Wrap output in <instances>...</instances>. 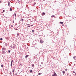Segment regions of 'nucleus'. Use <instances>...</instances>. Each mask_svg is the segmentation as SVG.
Listing matches in <instances>:
<instances>
[{
  "label": "nucleus",
  "mask_w": 76,
  "mask_h": 76,
  "mask_svg": "<svg viewBox=\"0 0 76 76\" xmlns=\"http://www.w3.org/2000/svg\"><path fill=\"white\" fill-rule=\"evenodd\" d=\"M13 49H15L16 48V46L14 45L13 46Z\"/></svg>",
  "instance_id": "obj_3"
},
{
  "label": "nucleus",
  "mask_w": 76,
  "mask_h": 76,
  "mask_svg": "<svg viewBox=\"0 0 76 76\" xmlns=\"http://www.w3.org/2000/svg\"><path fill=\"white\" fill-rule=\"evenodd\" d=\"M12 63H11V66L12 67Z\"/></svg>",
  "instance_id": "obj_18"
},
{
  "label": "nucleus",
  "mask_w": 76,
  "mask_h": 76,
  "mask_svg": "<svg viewBox=\"0 0 76 76\" xmlns=\"http://www.w3.org/2000/svg\"><path fill=\"white\" fill-rule=\"evenodd\" d=\"M8 6H10V2H9V1L8 2Z\"/></svg>",
  "instance_id": "obj_6"
},
{
  "label": "nucleus",
  "mask_w": 76,
  "mask_h": 76,
  "mask_svg": "<svg viewBox=\"0 0 76 76\" xmlns=\"http://www.w3.org/2000/svg\"><path fill=\"white\" fill-rule=\"evenodd\" d=\"M11 48H12V46H11Z\"/></svg>",
  "instance_id": "obj_40"
},
{
  "label": "nucleus",
  "mask_w": 76,
  "mask_h": 76,
  "mask_svg": "<svg viewBox=\"0 0 76 76\" xmlns=\"http://www.w3.org/2000/svg\"><path fill=\"white\" fill-rule=\"evenodd\" d=\"M62 73H63V74H65V71H63V72H62Z\"/></svg>",
  "instance_id": "obj_10"
},
{
  "label": "nucleus",
  "mask_w": 76,
  "mask_h": 76,
  "mask_svg": "<svg viewBox=\"0 0 76 76\" xmlns=\"http://www.w3.org/2000/svg\"><path fill=\"white\" fill-rule=\"evenodd\" d=\"M13 23H14V21H13L12 22Z\"/></svg>",
  "instance_id": "obj_34"
},
{
  "label": "nucleus",
  "mask_w": 76,
  "mask_h": 76,
  "mask_svg": "<svg viewBox=\"0 0 76 76\" xmlns=\"http://www.w3.org/2000/svg\"><path fill=\"white\" fill-rule=\"evenodd\" d=\"M11 27H13V25H11Z\"/></svg>",
  "instance_id": "obj_36"
},
{
  "label": "nucleus",
  "mask_w": 76,
  "mask_h": 76,
  "mask_svg": "<svg viewBox=\"0 0 76 76\" xmlns=\"http://www.w3.org/2000/svg\"><path fill=\"white\" fill-rule=\"evenodd\" d=\"M73 73H75V72L74 71H73Z\"/></svg>",
  "instance_id": "obj_27"
},
{
  "label": "nucleus",
  "mask_w": 76,
  "mask_h": 76,
  "mask_svg": "<svg viewBox=\"0 0 76 76\" xmlns=\"http://www.w3.org/2000/svg\"><path fill=\"white\" fill-rule=\"evenodd\" d=\"M0 3H1V1H0Z\"/></svg>",
  "instance_id": "obj_37"
},
{
  "label": "nucleus",
  "mask_w": 76,
  "mask_h": 76,
  "mask_svg": "<svg viewBox=\"0 0 76 76\" xmlns=\"http://www.w3.org/2000/svg\"><path fill=\"white\" fill-rule=\"evenodd\" d=\"M15 30L16 31H17L18 30V29H17V28H15Z\"/></svg>",
  "instance_id": "obj_25"
},
{
  "label": "nucleus",
  "mask_w": 76,
  "mask_h": 76,
  "mask_svg": "<svg viewBox=\"0 0 76 76\" xmlns=\"http://www.w3.org/2000/svg\"><path fill=\"white\" fill-rule=\"evenodd\" d=\"M31 26H33V25H31Z\"/></svg>",
  "instance_id": "obj_33"
},
{
  "label": "nucleus",
  "mask_w": 76,
  "mask_h": 76,
  "mask_svg": "<svg viewBox=\"0 0 76 76\" xmlns=\"http://www.w3.org/2000/svg\"><path fill=\"white\" fill-rule=\"evenodd\" d=\"M15 75H17V73H16L15 74Z\"/></svg>",
  "instance_id": "obj_32"
},
{
  "label": "nucleus",
  "mask_w": 76,
  "mask_h": 76,
  "mask_svg": "<svg viewBox=\"0 0 76 76\" xmlns=\"http://www.w3.org/2000/svg\"><path fill=\"white\" fill-rule=\"evenodd\" d=\"M13 60H12L11 61V63H13Z\"/></svg>",
  "instance_id": "obj_19"
},
{
  "label": "nucleus",
  "mask_w": 76,
  "mask_h": 76,
  "mask_svg": "<svg viewBox=\"0 0 76 76\" xmlns=\"http://www.w3.org/2000/svg\"><path fill=\"white\" fill-rule=\"evenodd\" d=\"M44 41H43L41 39L40 40V43H42V44L44 43Z\"/></svg>",
  "instance_id": "obj_2"
},
{
  "label": "nucleus",
  "mask_w": 76,
  "mask_h": 76,
  "mask_svg": "<svg viewBox=\"0 0 76 76\" xmlns=\"http://www.w3.org/2000/svg\"><path fill=\"white\" fill-rule=\"evenodd\" d=\"M73 58H74V59H75V58H76V57L75 56H74L73 57Z\"/></svg>",
  "instance_id": "obj_17"
},
{
  "label": "nucleus",
  "mask_w": 76,
  "mask_h": 76,
  "mask_svg": "<svg viewBox=\"0 0 76 76\" xmlns=\"http://www.w3.org/2000/svg\"><path fill=\"white\" fill-rule=\"evenodd\" d=\"M10 11H12V8H11L10 9Z\"/></svg>",
  "instance_id": "obj_16"
},
{
  "label": "nucleus",
  "mask_w": 76,
  "mask_h": 76,
  "mask_svg": "<svg viewBox=\"0 0 76 76\" xmlns=\"http://www.w3.org/2000/svg\"><path fill=\"white\" fill-rule=\"evenodd\" d=\"M21 21L22 22H23V19H21Z\"/></svg>",
  "instance_id": "obj_20"
},
{
  "label": "nucleus",
  "mask_w": 76,
  "mask_h": 76,
  "mask_svg": "<svg viewBox=\"0 0 76 76\" xmlns=\"http://www.w3.org/2000/svg\"><path fill=\"white\" fill-rule=\"evenodd\" d=\"M41 74H42V73H39L38 74V75H41Z\"/></svg>",
  "instance_id": "obj_22"
},
{
  "label": "nucleus",
  "mask_w": 76,
  "mask_h": 76,
  "mask_svg": "<svg viewBox=\"0 0 76 76\" xmlns=\"http://www.w3.org/2000/svg\"><path fill=\"white\" fill-rule=\"evenodd\" d=\"M51 18H54V17H55V15H53L51 16Z\"/></svg>",
  "instance_id": "obj_7"
},
{
  "label": "nucleus",
  "mask_w": 76,
  "mask_h": 76,
  "mask_svg": "<svg viewBox=\"0 0 76 76\" xmlns=\"http://www.w3.org/2000/svg\"><path fill=\"white\" fill-rule=\"evenodd\" d=\"M42 15H45V12H43L42 13Z\"/></svg>",
  "instance_id": "obj_8"
},
{
  "label": "nucleus",
  "mask_w": 76,
  "mask_h": 76,
  "mask_svg": "<svg viewBox=\"0 0 76 76\" xmlns=\"http://www.w3.org/2000/svg\"><path fill=\"white\" fill-rule=\"evenodd\" d=\"M14 15H15V17H16V14L15 13H14Z\"/></svg>",
  "instance_id": "obj_13"
},
{
  "label": "nucleus",
  "mask_w": 76,
  "mask_h": 76,
  "mask_svg": "<svg viewBox=\"0 0 76 76\" xmlns=\"http://www.w3.org/2000/svg\"><path fill=\"white\" fill-rule=\"evenodd\" d=\"M2 50H6V48H2Z\"/></svg>",
  "instance_id": "obj_5"
},
{
  "label": "nucleus",
  "mask_w": 76,
  "mask_h": 76,
  "mask_svg": "<svg viewBox=\"0 0 76 76\" xmlns=\"http://www.w3.org/2000/svg\"><path fill=\"white\" fill-rule=\"evenodd\" d=\"M35 31L34 30H32V32H34Z\"/></svg>",
  "instance_id": "obj_26"
},
{
  "label": "nucleus",
  "mask_w": 76,
  "mask_h": 76,
  "mask_svg": "<svg viewBox=\"0 0 76 76\" xmlns=\"http://www.w3.org/2000/svg\"><path fill=\"white\" fill-rule=\"evenodd\" d=\"M14 0V1H15V0Z\"/></svg>",
  "instance_id": "obj_41"
},
{
  "label": "nucleus",
  "mask_w": 76,
  "mask_h": 76,
  "mask_svg": "<svg viewBox=\"0 0 76 76\" xmlns=\"http://www.w3.org/2000/svg\"><path fill=\"white\" fill-rule=\"evenodd\" d=\"M67 69H65V71H67Z\"/></svg>",
  "instance_id": "obj_35"
},
{
  "label": "nucleus",
  "mask_w": 76,
  "mask_h": 76,
  "mask_svg": "<svg viewBox=\"0 0 76 76\" xmlns=\"http://www.w3.org/2000/svg\"><path fill=\"white\" fill-rule=\"evenodd\" d=\"M28 27H30V26H28Z\"/></svg>",
  "instance_id": "obj_31"
},
{
  "label": "nucleus",
  "mask_w": 76,
  "mask_h": 76,
  "mask_svg": "<svg viewBox=\"0 0 76 76\" xmlns=\"http://www.w3.org/2000/svg\"><path fill=\"white\" fill-rule=\"evenodd\" d=\"M0 40H1V41H2V40H3V38H1V39H0Z\"/></svg>",
  "instance_id": "obj_21"
},
{
  "label": "nucleus",
  "mask_w": 76,
  "mask_h": 76,
  "mask_svg": "<svg viewBox=\"0 0 76 76\" xmlns=\"http://www.w3.org/2000/svg\"><path fill=\"white\" fill-rule=\"evenodd\" d=\"M8 52H9V53H10V50H9Z\"/></svg>",
  "instance_id": "obj_23"
},
{
  "label": "nucleus",
  "mask_w": 76,
  "mask_h": 76,
  "mask_svg": "<svg viewBox=\"0 0 76 76\" xmlns=\"http://www.w3.org/2000/svg\"><path fill=\"white\" fill-rule=\"evenodd\" d=\"M5 10H3L2 12H1L2 13H3V12H5Z\"/></svg>",
  "instance_id": "obj_9"
},
{
  "label": "nucleus",
  "mask_w": 76,
  "mask_h": 76,
  "mask_svg": "<svg viewBox=\"0 0 76 76\" xmlns=\"http://www.w3.org/2000/svg\"><path fill=\"white\" fill-rule=\"evenodd\" d=\"M15 68H14L13 69V71H15Z\"/></svg>",
  "instance_id": "obj_29"
},
{
  "label": "nucleus",
  "mask_w": 76,
  "mask_h": 76,
  "mask_svg": "<svg viewBox=\"0 0 76 76\" xmlns=\"http://www.w3.org/2000/svg\"><path fill=\"white\" fill-rule=\"evenodd\" d=\"M31 66H32V67H34V64H31Z\"/></svg>",
  "instance_id": "obj_12"
},
{
  "label": "nucleus",
  "mask_w": 76,
  "mask_h": 76,
  "mask_svg": "<svg viewBox=\"0 0 76 76\" xmlns=\"http://www.w3.org/2000/svg\"><path fill=\"white\" fill-rule=\"evenodd\" d=\"M1 67H3V65H1Z\"/></svg>",
  "instance_id": "obj_24"
},
{
  "label": "nucleus",
  "mask_w": 76,
  "mask_h": 76,
  "mask_svg": "<svg viewBox=\"0 0 76 76\" xmlns=\"http://www.w3.org/2000/svg\"><path fill=\"white\" fill-rule=\"evenodd\" d=\"M75 75H76V73H75Z\"/></svg>",
  "instance_id": "obj_38"
},
{
  "label": "nucleus",
  "mask_w": 76,
  "mask_h": 76,
  "mask_svg": "<svg viewBox=\"0 0 76 76\" xmlns=\"http://www.w3.org/2000/svg\"><path fill=\"white\" fill-rule=\"evenodd\" d=\"M69 76H71V75H70Z\"/></svg>",
  "instance_id": "obj_42"
},
{
  "label": "nucleus",
  "mask_w": 76,
  "mask_h": 76,
  "mask_svg": "<svg viewBox=\"0 0 76 76\" xmlns=\"http://www.w3.org/2000/svg\"><path fill=\"white\" fill-rule=\"evenodd\" d=\"M60 23H61V24H63V22H60Z\"/></svg>",
  "instance_id": "obj_11"
},
{
  "label": "nucleus",
  "mask_w": 76,
  "mask_h": 76,
  "mask_svg": "<svg viewBox=\"0 0 76 76\" xmlns=\"http://www.w3.org/2000/svg\"><path fill=\"white\" fill-rule=\"evenodd\" d=\"M52 76H57V74H56V72H54L53 74L52 75Z\"/></svg>",
  "instance_id": "obj_1"
},
{
  "label": "nucleus",
  "mask_w": 76,
  "mask_h": 76,
  "mask_svg": "<svg viewBox=\"0 0 76 76\" xmlns=\"http://www.w3.org/2000/svg\"><path fill=\"white\" fill-rule=\"evenodd\" d=\"M62 26H63V25H62Z\"/></svg>",
  "instance_id": "obj_39"
},
{
  "label": "nucleus",
  "mask_w": 76,
  "mask_h": 76,
  "mask_svg": "<svg viewBox=\"0 0 76 76\" xmlns=\"http://www.w3.org/2000/svg\"><path fill=\"white\" fill-rule=\"evenodd\" d=\"M32 70H31L30 71V73H32Z\"/></svg>",
  "instance_id": "obj_15"
},
{
  "label": "nucleus",
  "mask_w": 76,
  "mask_h": 76,
  "mask_svg": "<svg viewBox=\"0 0 76 76\" xmlns=\"http://www.w3.org/2000/svg\"><path fill=\"white\" fill-rule=\"evenodd\" d=\"M5 54V52L4 51H2V54Z\"/></svg>",
  "instance_id": "obj_4"
},
{
  "label": "nucleus",
  "mask_w": 76,
  "mask_h": 76,
  "mask_svg": "<svg viewBox=\"0 0 76 76\" xmlns=\"http://www.w3.org/2000/svg\"><path fill=\"white\" fill-rule=\"evenodd\" d=\"M28 56H29L27 55L26 56H25V58H27V57H28Z\"/></svg>",
  "instance_id": "obj_14"
},
{
  "label": "nucleus",
  "mask_w": 76,
  "mask_h": 76,
  "mask_svg": "<svg viewBox=\"0 0 76 76\" xmlns=\"http://www.w3.org/2000/svg\"><path fill=\"white\" fill-rule=\"evenodd\" d=\"M19 34L18 33V34H17V36H19Z\"/></svg>",
  "instance_id": "obj_28"
},
{
  "label": "nucleus",
  "mask_w": 76,
  "mask_h": 76,
  "mask_svg": "<svg viewBox=\"0 0 76 76\" xmlns=\"http://www.w3.org/2000/svg\"><path fill=\"white\" fill-rule=\"evenodd\" d=\"M15 72V71H12L13 73H14V72Z\"/></svg>",
  "instance_id": "obj_30"
}]
</instances>
